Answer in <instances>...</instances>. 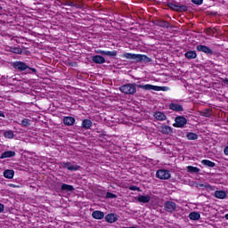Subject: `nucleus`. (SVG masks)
Returning <instances> with one entry per match:
<instances>
[{
	"mask_svg": "<svg viewBox=\"0 0 228 228\" xmlns=\"http://www.w3.org/2000/svg\"><path fill=\"white\" fill-rule=\"evenodd\" d=\"M11 67L17 72H27V74H37V69L29 67L28 63L22 61H16L11 62Z\"/></svg>",
	"mask_w": 228,
	"mask_h": 228,
	"instance_id": "obj_1",
	"label": "nucleus"
},
{
	"mask_svg": "<svg viewBox=\"0 0 228 228\" xmlns=\"http://www.w3.org/2000/svg\"><path fill=\"white\" fill-rule=\"evenodd\" d=\"M121 58H125L126 60H134V61H136L137 63H140L141 61H142V63L152 62V59L145 54L125 53L121 55Z\"/></svg>",
	"mask_w": 228,
	"mask_h": 228,
	"instance_id": "obj_2",
	"label": "nucleus"
},
{
	"mask_svg": "<svg viewBox=\"0 0 228 228\" xmlns=\"http://www.w3.org/2000/svg\"><path fill=\"white\" fill-rule=\"evenodd\" d=\"M138 86H145V85H138L136 83H127L119 86V92L125 95H134Z\"/></svg>",
	"mask_w": 228,
	"mask_h": 228,
	"instance_id": "obj_3",
	"label": "nucleus"
},
{
	"mask_svg": "<svg viewBox=\"0 0 228 228\" xmlns=\"http://www.w3.org/2000/svg\"><path fill=\"white\" fill-rule=\"evenodd\" d=\"M60 168H64L66 170H69V172H77V170H81V166L73 165L71 162L69 161H62L60 164Z\"/></svg>",
	"mask_w": 228,
	"mask_h": 228,
	"instance_id": "obj_4",
	"label": "nucleus"
},
{
	"mask_svg": "<svg viewBox=\"0 0 228 228\" xmlns=\"http://www.w3.org/2000/svg\"><path fill=\"white\" fill-rule=\"evenodd\" d=\"M156 177L161 181H168L172 177V174L168 169H159L156 172Z\"/></svg>",
	"mask_w": 228,
	"mask_h": 228,
	"instance_id": "obj_5",
	"label": "nucleus"
},
{
	"mask_svg": "<svg viewBox=\"0 0 228 228\" xmlns=\"http://www.w3.org/2000/svg\"><path fill=\"white\" fill-rule=\"evenodd\" d=\"M168 8L173 10L174 12H178L180 13H183L184 12H188V6L185 4H175V3H169L167 4Z\"/></svg>",
	"mask_w": 228,
	"mask_h": 228,
	"instance_id": "obj_6",
	"label": "nucleus"
},
{
	"mask_svg": "<svg viewBox=\"0 0 228 228\" xmlns=\"http://www.w3.org/2000/svg\"><path fill=\"white\" fill-rule=\"evenodd\" d=\"M138 88H142V90H154V92H165V90L167 89L166 86H153L151 84H146L144 86H138Z\"/></svg>",
	"mask_w": 228,
	"mask_h": 228,
	"instance_id": "obj_7",
	"label": "nucleus"
},
{
	"mask_svg": "<svg viewBox=\"0 0 228 228\" xmlns=\"http://www.w3.org/2000/svg\"><path fill=\"white\" fill-rule=\"evenodd\" d=\"M196 50L198 53H204V54H207V56H213L214 54L213 50L205 45H198L196 46Z\"/></svg>",
	"mask_w": 228,
	"mask_h": 228,
	"instance_id": "obj_8",
	"label": "nucleus"
},
{
	"mask_svg": "<svg viewBox=\"0 0 228 228\" xmlns=\"http://www.w3.org/2000/svg\"><path fill=\"white\" fill-rule=\"evenodd\" d=\"M186 124H188V119H186V118H184L183 116H177L175 118V123L173 124V126L183 128Z\"/></svg>",
	"mask_w": 228,
	"mask_h": 228,
	"instance_id": "obj_9",
	"label": "nucleus"
},
{
	"mask_svg": "<svg viewBox=\"0 0 228 228\" xmlns=\"http://www.w3.org/2000/svg\"><path fill=\"white\" fill-rule=\"evenodd\" d=\"M164 209L167 213H170L172 215V213L177 209V204L174 201H166L164 203Z\"/></svg>",
	"mask_w": 228,
	"mask_h": 228,
	"instance_id": "obj_10",
	"label": "nucleus"
},
{
	"mask_svg": "<svg viewBox=\"0 0 228 228\" xmlns=\"http://www.w3.org/2000/svg\"><path fill=\"white\" fill-rule=\"evenodd\" d=\"M118 218H120L118 215L115 213H110L105 216V222H107L108 224H115V222H118Z\"/></svg>",
	"mask_w": 228,
	"mask_h": 228,
	"instance_id": "obj_11",
	"label": "nucleus"
},
{
	"mask_svg": "<svg viewBox=\"0 0 228 228\" xmlns=\"http://www.w3.org/2000/svg\"><path fill=\"white\" fill-rule=\"evenodd\" d=\"M96 54H102V56H109V58H115L117 56V51H104V50H96Z\"/></svg>",
	"mask_w": 228,
	"mask_h": 228,
	"instance_id": "obj_12",
	"label": "nucleus"
},
{
	"mask_svg": "<svg viewBox=\"0 0 228 228\" xmlns=\"http://www.w3.org/2000/svg\"><path fill=\"white\" fill-rule=\"evenodd\" d=\"M169 110H172V111H176L177 113L184 111V108L183 107V105L177 103V102H172L169 104Z\"/></svg>",
	"mask_w": 228,
	"mask_h": 228,
	"instance_id": "obj_13",
	"label": "nucleus"
},
{
	"mask_svg": "<svg viewBox=\"0 0 228 228\" xmlns=\"http://www.w3.org/2000/svg\"><path fill=\"white\" fill-rule=\"evenodd\" d=\"M92 61L97 65H102L106 61V59L102 55H94L92 57Z\"/></svg>",
	"mask_w": 228,
	"mask_h": 228,
	"instance_id": "obj_14",
	"label": "nucleus"
},
{
	"mask_svg": "<svg viewBox=\"0 0 228 228\" xmlns=\"http://www.w3.org/2000/svg\"><path fill=\"white\" fill-rule=\"evenodd\" d=\"M137 202H141L142 204H149L151 202V196L149 195H139L135 198Z\"/></svg>",
	"mask_w": 228,
	"mask_h": 228,
	"instance_id": "obj_15",
	"label": "nucleus"
},
{
	"mask_svg": "<svg viewBox=\"0 0 228 228\" xmlns=\"http://www.w3.org/2000/svg\"><path fill=\"white\" fill-rule=\"evenodd\" d=\"M92 126H94V123L92 122V120H90L88 118L82 120V124H81L82 129H86V130L91 129Z\"/></svg>",
	"mask_w": 228,
	"mask_h": 228,
	"instance_id": "obj_16",
	"label": "nucleus"
},
{
	"mask_svg": "<svg viewBox=\"0 0 228 228\" xmlns=\"http://www.w3.org/2000/svg\"><path fill=\"white\" fill-rule=\"evenodd\" d=\"M63 124L65 126H74V124H76V118L74 117L66 116L63 118Z\"/></svg>",
	"mask_w": 228,
	"mask_h": 228,
	"instance_id": "obj_17",
	"label": "nucleus"
},
{
	"mask_svg": "<svg viewBox=\"0 0 228 228\" xmlns=\"http://www.w3.org/2000/svg\"><path fill=\"white\" fill-rule=\"evenodd\" d=\"M92 217L94 218V220H102L104 218V212L101 210H94L92 213Z\"/></svg>",
	"mask_w": 228,
	"mask_h": 228,
	"instance_id": "obj_18",
	"label": "nucleus"
},
{
	"mask_svg": "<svg viewBox=\"0 0 228 228\" xmlns=\"http://www.w3.org/2000/svg\"><path fill=\"white\" fill-rule=\"evenodd\" d=\"M16 153L13 151H6L0 156V159H6V158H15Z\"/></svg>",
	"mask_w": 228,
	"mask_h": 228,
	"instance_id": "obj_19",
	"label": "nucleus"
},
{
	"mask_svg": "<svg viewBox=\"0 0 228 228\" xmlns=\"http://www.w3.org/2000/svg\"><path fill=\"white\" fill-rule=\"evenodd\" d=\"M153 117H154V118H156V120H159L160 122H163V120H167V115H165V113H163L161 111L154 112Z\"/></svg>",
	"mask_w": 228,
	"mask_h": 228,
	"instance_id": "obj_20",
	"label": "nucleus"
},
{
	"mask_svg": "<svg viewBox=\"0 0 228 228\" xmlns=\"http://www.w3.org/2000/svg\"><path fill=\"white\" fill-rule=\"evenodd\" d=\"M184 57L187 60H195V58H197V52L193 50H189L184 53Z\"/></svg>",
	"mask_w": 228,
	"mask_h": 228,
	"instance_id": "obj_21",
	"label": "nucleus"
},
{
	"mask_svg": "<svg viewBox=\"0 0 228 228\" xmlns=\"http://www.w3.org/2000/svg\"><path fill=\"white\" fill-rule=\"evenodd\" d=\"M161 133L162 134H172L174 133V128L168 126H161Z\"/></svg>",
	"mask_w": 228,
	"mask_h": 228,
	"instance_id": "obj_22",
	"label": "nucleus"
},
{
	"mask_svg": "<svg viewBox=\"0 0 228 228\" xmlns=\"http://www.w3.org/2000/svg\"><path fill=\"white\" fill-rule=\"evenodd\" d=\"M13 175H15L13 169H6L4 171V177H5V179H13Z\"/></svg>",
	"mask_w": 228,
	"mask_h": 228,
	"instance_id": "obj_23",
	"label": "nucleus"
},
{
	"mask_svg": "<svg viewBox=\"0 0 228 228\" xmlns=\"http://www.w3.org/2000/svg\"><path fill=\"white\" fill-rule=\"evenodd\" d=\"M214 195L216 199L224 200L227 198V192L225 191H216Z\"/></svg>",
	"mask_w": 228,
	"mask_h": 228,
	"instance_id": "obj_24",
	"label": "nucleus"
},
{
	"mask_svg": "<svg viewBox=\"0 0 228 228\" xmlns=\"http://www.w3.org/2000/svg\"><path fill=\"white\" fill-rule=\"evenodd\" d=\"M156 26H159V28H166L168 29L170 28V23L167 20H157Z\"/></svg>",
	"mask_w": 228,
	"mask_h": 228,
	"instance_id": "obj_25",
	"label": "nucleus"
},
{
	"mask_svg": "<svg viewBox=\"0 0 228 228\" xmlns=\"http://www.w3.org/2000/svg\"><path fill=\"white\" fill-rule=\"evenodd\" d=\"M201 165H204L205 167H208V168H214V167H216V163L208 159L201 160Z\"/></svg>",
	"mask_w": 228,
	"mask_h": 228,
	"instance_id": "obj_26",
	"label": "nucleus"
},
{
	"mask_svg": "<svg viewBox=\"0 0 228 228\" xmlns=\"http://www.w3.org/2000/svg\"><path fill=\"white\" fill-rule=\"evenodd\" d=\"M74 186L67 183H62L61 186V191H74Z\"/></svg>",
	"mask_w": 228,
	"mask_h": 228,
	"instance_id": "obj_27",
	"label": "nucleus"
},
{
	"mask_svg": "<svg viewBox=\"0 0 228 228\" xmlns=\"http://www.w3.org/2000/svg\"><path fill=\"white\" fill-rule=\"evenodd\" d=\"M190 220H194V222H197L200 220V214L199 212H191L189 214Z\"/></svg>",
	"mask_w": 228,
	"mask_h": 228,
	"instance_id": "obj_28",
	"label": "nucleus"
},
{
	"mask_svg": "<svg viewBox=\"0 0 228 228\" xmlns=\"http://www.w3.org/2000/svg\"><path fill=\"white\" fill-rule=\"evenodd\" d=\"M186 170L189 172V174H199V172H200V168L193 166H188Z\"/></svg>",
	"mask_w": 228,
	"mask_h": 228,
	"instance_id": "obj_29",
	"label": "nucleus"
},
{
	"mask_svg": "<svg viewBox=\"0 0 228 228\" xmlns=\"http://www.w3.org/2000/svg\"><path fill=\"white\" fill-rule=\"evenodd\" d=\"M4 136L8 140H13V138H15V134H13V131L12 130H6L4 132Z\"/></svg>",
	"mask_w": 228,
	"mask_h": 228,
	"instance_id": "obj_30",
	"label": "nucleus"
},
{
	"mask_svg": "<svg viewBox=\"0 0 228 228\" xmlns=\"http://www.w3.org/2000/svg\"><path fill=\"white\" fill-rule=\"evenodd\" d=\"M200 115L201 117H211L213 115V112L209 109L203 110L200 112Z\"/></svg>",
	"mask_w": 228,
	"mask_h": 228,
	"instance_id": "obj_31",
	"label": "nucleus"
},
{
	"mask_svg": "<svg viewBox=\"0 0 228 228\" xmlns=\"http://www.w3.org/2000/svg\"><path fill=\"white\" fill-rule=\"evenodd\" d=\"M20 126H21V127H29V126H31V120L28 118H23L21 123H20Z\"/></svg>",
	"mask_w": 228,
	"mask_h": 228,
	"instance_id": "obj_32",
	"label": "nucleus"
},
{
	"mask_svg": "<svg viewBox=\"0 0 228 228\" xmlns=\"http://www.w3.org/2000/svg\"><path fill=\"white\" fill-rule=\"evenodd\" d=\"M187 140H199V135L195 133L190 132L186 134Z\"/></svg>",
	"mask_w": 228,
	"mask_h": 228,
	"instance_id": "obj_33",
	"label": "nucleus"
},
{
	"mask_svg": "<svg viewBox=\"0 0 228 228\" xmlns=\"http://www.w3.org/2000/svg\"><path fill=\"white\" fill-rule=\"evenodd\" d=\"M10 53H13L14 54H22V48L20 47H11Z\"/></svg>",
	"mask_w": 228,
	"mask_h": 228,
	"instance_id": "obj_34",
	"label": "nucleus"
},
{
	"mask_svg": "<svg viewBox=\"0 0 228 228\" xmlns=\"http://www.w3.org/2000/svg\"><path fill=\"white\" fill-rule=\"evenodd\" d=\"M117 194H113V192H107L105 199H117Z\"/></svg>",
	"mask_w": 228,
	"mask_h": 228,
	"instance_id": "obj_35",
	"label": "nucleus"
},
{
	"mask_svg": "<svg viewBox=\"0 0 228 228\" xmlns=\"http://www.w3.org/2000/svg\"><path fill=\"white\" fill-rule=\"evenodd\" d=\"M129 190H131V191H142V190H140V188L138 186H135V185H131L129 187Z\"/></svg>",
	"mask_w": 228,
	"mask_h": 228,
	"instance_id": "obj_36",
	"label": "nucleus"
},
{
	"mask_svg": "<svg viewBox=\"0 0 228 228\" xmlns=\"http://www.w3.org/2000/svg\"><path fill=\"white\" fill-rule=\"evenodd\" d=\"M191 3H193L194 4H197L198 6H200V4L204 3V0H191Z\"/></svg>",
	"mask_w": 228,
	"mask_h": 228,
	"instance_id": "obj_37",
	"label": "nucleus"
},
{
	"mask_svg": "<svg viewBox=\"0 0 228 228\" xmlns=\"http://www.w3.org/2000/svg\"><path fill=\"white\" fill-rule=\"evenodd\" d=\"M66 4H67L68 6H73V7H75V8L77 7V4L76 3H74V2H67Z\"/></svg>",
	"mask_w": 228,
	"mask_h": 228,
	"instance_id": "obj_38",
	"label": "nucleus"
},
{
	"mask_svg": "<svg viewBox=\"0 0 228 228\" xmlns=\"http://www.w3.org/2000/svg\"><path fill=\"white\" fill-rule=\"evenodd\" d=\"M224 156H228V146H225L224 149Z\"/></svg>",
	"mask_w": 228,
	"mask_h": 228,
	"instance_id": "obj_39",
	"label": "nucleus"
},
{
	"mask_svg": "<svg viewBox=\"0 0 228 228\" xmlns=\"http://www.w3.org/2000/svg\"><path fill=\"white\" fill-rule=\"evenodd\" d=\"M4 211V205L0 203V213H3Z\"/></svg>",
	"mask_w": 228,
	"mask_h": 228,
	"instance_id": "obj_40",
	"label": "nucleus"
},
{
	"mask_svg": "<svg viewBox=\"0 0 228 228\" xmlns=\"http://www.w3.org/2000/svg\"><path fill=\"white\" fill-rule=\"evenodd\" d=\"M223 82L224 83V85H228V77L224 78Z\"/></svg>",
	"mask_w": 228,
	"mask_h": 228,
	"instance_id": "obj_41",
	"label": "nucleus"
},
{
	"mask_svg": "<svg viewBox=\"0 0 228 228\" xmlns=\"http://www.w3.org/2000/svg\"><path fill=\"white\" fill-rule=\"evenodd\" d=\"M0 117H3V118H4V117H5V116H4V112H3V111L0 110Z\"/></svg>",
	"mask_w": 228,
	"mask_h": 228,
	"instance_id": "obj_42",
	"label": "nucleus"
},
{
	"mask_svg": "<svg viewBox=\"0 0 228 228\" xmlns=\"http://www.w3.org/2000/svg\"><path fill=\"white\" fill-rule=\"evenodd\" d=\"M68 65H69V67H74V62H68Z\"/></svg>",
	"mask_w": 228,
	"mask_h": 228,
	"instance_id": "obj_43",
	"label": "nucleus"
},
{
	"mask_svg": "<svg viewBox=\"0 0 228 228\" xmlns=\"http://www.w3.org/2000/svg\"><path fill=\"white\" fill-rule=\"evenodd\" d=\"M125 228H138V226H130V227H125Z\"/></svg>",
	"mask_w": 228,
	"mask_h": 228,
	"instance_id": "obj_44",
	"label": "nucleus"
},
{
	"mask_svg": "<svg viewBox=\"0 0 228 228\" xmlns=\"http://www.w3.org/2000/svg\"><path fill=\"white\" fill-rule=\"evenodd\" d=\"M200 188H204L205 185L203 183H200Z\"/></svg>",
	"mask_w": 228,
	"mask_h": 228,
	"instance_id": "obj_45",
	"label": "nucleus"
},
{
	"mask_svg": "<svg viewBox=\"0 0 228 228\" xmlns=\"http://www.w3.org/2000/svg\"><path fill=\"white\" fill-rule=\"evenodd\" d=\"M224 218H225L226 220H228V214H226V215L224 216Z\"/></svg>",
	"mask_w": 228,
	"mask_h": 228,
	"instance_id": "obj_46",
	"label": "nucleus"
},
{
	"mask_svg": "<svg viewBox=\"0 0 228 228\" xmlns=\"http://www.w3.org/2000/svg\"><path fill=\"white\" fill-rule=\"evenodd\" d=\"M1 10H3V7L0 6V12H1Z\"/></svg>",
	"mask_w": 228,
	"mask_h": 228,
	"instance_id": "obj_47",
	"label": "nucleus"
},
{
	"mask_svg": "<svg viewBox=\"0 0 228 228\" xmlns=\"http://www.w3.org/2000/svg\"><path fill=\"white\" fill-rule=\"evenodd\" d=\"M12 186H13V188H16V186H15V185H13V184H12Z\"/></svg>",
	"mask_w": 228,
	"mask_h": 228,
	"instance_id": "obj_48",
	"label": "nucleus"
}]
</instances>
